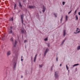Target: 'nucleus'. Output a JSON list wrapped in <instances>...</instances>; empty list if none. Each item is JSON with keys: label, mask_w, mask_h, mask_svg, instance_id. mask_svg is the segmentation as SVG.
<instances>
[{"label": "nucleus", "mask_w": 80, "mask_h": 80, "mask_svg": "<svg viewBox=\"0 0 80 80\" xmlns=\"http://www.w3.org/2000/svg\"><path fill=\"white\" fill-rule=\"evenodd\" d=\"M60 66H62V64H60Z\"/></svg>", "instance_id": "nucleus-37"}, {"label": "nucleus", "mask_w": 80, "mask_h": 80, "mask_svg": "<svg viewBox=\"0 0 80 80\" xmlns=\"http://www.w3.org/2000/svg\"><path fill=\"white\" fill-rule=\"evenodd\" d=\"M78 65H79V64H76L73 65V67H75V66H77Z\"/></svg>", "instance_id": "nucleus-8"}, {"label": "nucleus", "mask_w": 80, "mask_h": 80, "mask_svg": "<svg viewBox=\"0 0 80 80\" xmlns=\"http://www.w3.org/2000/svg\"><path fill=\"white\" fill-rule=\"evenodd\" d=\"M62 18H63V17H62V18H61V20H62Z\"/></svg>", "instance_id": "nucleus-35"}, {"label": "nucleus", "mask_w": 80, "mask_h": 80, "mask_svg": "<svg viewBox=\"0 0 80 80\" xmlns=\"http://www.w3.org/2000/svg\"><path fill=\"white\" fill-rule=\"evenodd\" d=\"M40 12L41 13H42V12Z\"/></svg>", "instance_id": "nucleus-39"}, {"label": "nucleus", "mask_w": 80, "mask_h": 80, "mask_svg": "<svg viewBox=\"0 0 80 80\" xmlns=\"http://www.w3.org/2000/svg\"><path fill=\"white\" fill-rule=\"evenodd\" d=\"M66 67L67 70L68 69V66H67V65H66Z\"/></svg>", "instance_id": "nucleus-22"}, {"label": "nucleus", "mask_w": 80, "mask_h": 80, "mask_svg": "<svg viewBox=\"0 0 80 80\" xmlns=\"http://www.w3.org/2000/svg\"><path fill=\"white\" fill-rule=\"evenodd\" d=\"M78 14L79 15H80V12H78Z\"/></svg>", "instance_id": "nucleus-29"}, {"label": "nucleus", "mask_w": 80, "mask_h": 80, "mask_svg": "<svg viewBox=\"0 0 80 80\" xmlns=\"http://www.w3.org/2000/svg\"><path fill=\"white\" fill-rule=\"evenodd\" d=\"M42 66H43V64H41V65H39L40 67H42Z\"/></svg>", "instance_id": "nucleus-20"}, {"label": "nucleus", "mask_w": 80, "mask_h": 80, "mask_svg": "<svg viewBox=\"0 0 80 80\" xmlns=\"http://www.w3.org/2000/svg\"><path fill=\"white\" fill-rule=\"evenodd\" d=\"M65 31H66L65 30H64V31H63V35H64V36H65V34H66Z\"/></svg>", "instance_id": "nucleus-9"}, {"label": "nucleus", "mask_w": 80, "mask_h": 80, "mask_svg": "<svg viewBox=\"0 0 80 80\" xmlns=\"http://www.w3.org/2000/svg\"><path fill=\"white\" fill-rule=\"evenodd\" d=\"M65 2H62V5H65Z\"/></svg>", "instance_id": "nucleus-15"}, {"label": "nucleus", "mask_w": 80, "mask_h": 80, "mask_svg": "<svg viewBox=\"0 0 80 80\" xmlns=\"http://www.w3.org/2000/svg\"><path fill=\"white\" fill-rule=\"evenodd\" d=\"M63 42H64V41H63Z\"/></svg>", "instance_id": "nucleus-40"}, {"label": "nucleus", "mask_w": 80, "mask_h": 80, "mask_svg": "<svg viewBox=\"0 0 80 80\" xmlns=\"http://www.w3.org/2000/svg\"><path fill=\"white\" fill-rule=\"evenodd\" d=\"M71 12H72V10L68 12V14H70Z\"/></svg>", "instance_id": "nucleus-23"}, {"label": "nucleus", "mask_w": 80, "mask_h": 80, "mask_svg": "<svg viewBox=\"0 0 80 80\" xmlns=\"http://www.w3.org/2000/svg\"><path fill=\"white\" fill-rule=\"evenodd\" d=\"M37 54H36L35 56V57H37Z\"/></svg>", "instance_id": "nucleus-34"}, {"label": "nucleus", "mask_w": 80, "mask_h": 80, "mask_svg": "<svg viewBox=\"0 0 80 80\" xmlns=\"http://www.w3.org/2000/svg\"><path fill=\"white\" fill-rule=\"evenodd\" d=\"M11 28H12V27H11Z\"/></svg>", "instance_id": "nucleus-38"}, {"label": "nucleus", "mask_w": 80, "mask_h": 80, "mask_svg": "<svg viewBox=\"0 0 80 80\" xmlns=\"http://www.w3.org/2000/svg\"><path fill=\"white\" fill-rule=\"evenodd\" d=\"M21 17L22 23V24H23V15H21Z\"/></svg>", "instance_id": "nucleus-2"}, {"label": "nucleus", "mask_w": 80, "mask_h": 80, "mask_svg": "<svg viewBox=\"0 0 80 80\" xmlns=\"http://www.w3.org/2000/svg\"><path fill=\"white\" fill-rule=\"evenodd\" d=\"M11 41H13V39H11Z\"/></svg>", "instance_id": "nucleus-28"}, {"label": "nucleus", "mask_w": 80, "mask_h": 80, "mask_svg": "<svg viewBox=\"0 0 80 80\" xmlns=\"http://www.w3.org/2000/svg\"><path fill=\"white\" fill-rule=\"evenodd\" d=\"M77 12V10H76L75 12H74V13H75V14H74V15H75V14H76V12Z\"/></svg>", "instance_id": "nucleus-24"}, {"label": "nucleus", "mask_w": 80, "mask_h": 80, "mask_svg": "<svg viewBox=\"0 0 80 80\" xmlns=\"http://www.w3.org/2000/svg\"><path fill=\"white\" fill-rule=\"evenodd\" d=\"M55 76L56 78H58V72L56 71L55 72Z\"/></svg>", "instance_id": "nucleus-1"}, {"label": "nucleus", "mask_w": 80, "mask_h": 80, "mask_svg": "<svg viewBox=\"0 0 80 80\" xmlns=\"http://www.w3.org/2000/svg\"><path fill=\"white\" fill-rule=\"evenodd\" d=\"M36 58H37V57H35L34 60V62H35V61L36 60Z\"/></svg>", "instance_id": "nucleus-14"}, {"label": "nucleus", "mask_w": 80, "mask_h": 80, "mask_svg": "<svg viewBox=\"0 0 80 80\" xmlns=\"http://www.w3.org/2000/svg\"><path fill=\"white\" fill-rule=\"evenodd\" d=\"M54 15L55 17H57V14H54Z\"/></svg>", "instance_id": "nucleus-25"}, {"label": "nucleus", "mask_w": 80, "mask_h": 80, "mask_svg": "<svg viewBox=\"0 0 80 80\" xmlns=\"http://www.w3.org/2000/svg\"><path fill=\"white\" fill-rule=\"evenodd\" d=\"M45 10H46V8L45 7V6L44 5L43 6V10H42V12L43 13H44L45 11Z\"/></svg>", "instance_id": "nucleus-4"}, {"label": "nucleus", "mask_w": 80, "mask_h": 80, "mask_svg": "<svg viewBox=\"0 0 80 80\" xmlns=\"http://www.w3.org/2000/svg\"><path fill=\"white\" fill-rule=\"evenodd\" d=\"M19 6L20 7H22V5H21V4L20 3V2H19Z\"/></svg>", "instance_id": "nucleus-17"}, {"label": "nucleus", "mask_w": 80, "mask_h": 80, "mask_svg": "<svg viewBox=\"0 0 80 80\" xmlns=\"http://www.w3.org/2000/svg\"><path fill=\"white\" fill-rule=\"evenodd\" d=\"M49 50V49L48 48H47L46 49L45 52H44V55H46V53H47L48 52V51Z\"/></svg>", "instance_id": "nucleus-6"}, {"label": "nucleus", "mask_w": 80, "mask_h": 80, "mask_svg": "<svg viewBox=\"0 0 80 80\" xmlns=\"http://www.w3.org/2000/svg\"><path fill=\"white\" fill-rule=\"evenodd\" d=\"M45 41H47L48 40V38H46L45 39H44Z\"/></svg>", "instance_id": "nucleus-16"}, {"label": "nucleus", "mask_w": 80, "mask_h": 80, "mask_svg": "<svg viewBox=\"0 0 80 80\" xmlns=\"http://www.w3.org/2000/svg\"><path fill=\"white\" fill-rule=\"evenodd\" d=\"M15 45H17V41H15L14 42Z\"/></svg>", "instance_id": "nucleus-19"}, {"label": "nucleus", "mask_w": 80, "mask_h": 80, "mask_svg": "<svg viewBox=\"0 0 80 80\" xmlns=\"http://www.w3.org/2000/svg\"><path fill=\"white\" fill-rule=\"evenodd\" d=\"M23 59L22 58H21V61H23Z\"/></svg>", "instance_id": "nucleus-32"}, {"label": "nucleus", "mask_w": 80, "mask_h": 80, "mask_svg": "<svg viewBox=\"0 0 80 80\" xmlns=\"http://www.w3.org/2000/svg\"><path fill=\"white\" fill-rule=\"evenodd\" d=\"M21 32H22V33H23V32H24L23 30H22L21 31Z\"/></svg>", "instance_id": "nucleus-30"}, {"label": "nucleus", "mask_w": 80, "mask_h": 80, "mask_svg": "<svg viewBox=\"0 0 80 80\" xmlns=\"http://www.w3.org/2000/svg\"><path fill=\"white\" fill-rule=\"evenodd\" d=\"M56 60H57V61H58V58H56Z\"/></svg>", "instance_id": "nucleus-33"}, {"label": "nucleus", "mask_w": 80, "mask_h": 80, "mask_svg": "<svg viewBox=\"0 0 80 80\" xmlns=\"http://www.w3.org/2000/svg\"><path fill=\"white\" fill-rule=\"evenodd\" d=\"M48 47H49V46H50V44H48Z\"/></svg>", "instance_id": "nucleus-31"}, {"label": "nucleus", "mask_w": 80, "mask_h": 80, "mask_svg": "<svg viewBox=\"0 0 80 80\" xmlns=\"http://www.w3.org/2000/svg\"><path fill=\"white\" fill-rule=\"evenodd\" d=\"M10 21H13V18H11L10 19Z\"/></svg>", "instance_id": "nucleus-13"}, {"label": "nucleus", "mask_w": 80, "mask_h": 80, "mask_svg": "<svg viewBox=\"0 0 80 80\" xmlns=\"http://www.w3.org/2000/svg\"><path fill=\"white\" fill-rule=\"evenodd\" d=\"M29 8H35V6H29Z\"/></svg>", "instance_id": "nucleus-5"}, {"label": "nucleus", "mask_w": 80, "mask_h": 80, "mask_svg": "<svg viewBox=\"0 0 80 80\" xmlns=\"http://www.w3.org/2000/svg\"><path fill=\"white\" fill-rule=\"evenodd\" d=\"M12 35H14L15 34L13 32H12Z\"/></svg>", "instance_id": "nucleus-26"}, {"label": "nucleus", "mask_w": 80, "mask_h": 80, "mask_svg": "<svg viewBox=\"0 0 80 80\" xmlns=\"http://www.w3.org/2000/svg\"><path fill=\"white\" fill-rule=\"evenodd\" d=\"M16 7H17V5H16V4H15L14 5V8L15 9V8H16Z\"/></svg>", "instance_id": "nucleus-21"}, {"label": "nucleus", "mask_w": 80, "mask_h": 80, "mask_svg": "<svg viewBox=\"0 0 80 80\" xmlns=\"http://www.w3.org/2000/svg\"><path fill=\"white\" fill-rule=\"evenodd\" d=\"M12 33V30H10V31L9 32V34H11V33Z\"/></svg>", "instance_id": "nucleus-10"}, {"label": "nucleus", "mask_w": 80, "mask_h": 80, "mask_svg": "<svg viewBox=\"0 0 80 80\" xmlns=\"http://www.w3.org/2000/svg\"><path fill=\"white\" fill-rule=\"evenodd\" d=\"M22 57H23V56H22L21 57V58H22Z\"/></svg>", "instance_id": "nucleus-36"}, {"label": "nucleus", "mask_w": 80, "mask_h": 80, "mask_svg": "<svg viewBox=\"0 0 80 80\" xmlns=\"http://www.w3.org/2000/svg\"><path fill=\"white\" fill-rule=\"evenodd\" d=\"M27 42V41L26 40H24V43H25V42Z\"/></svg>", "instance_id": "nucleus-27"}, {"label": "nucleus", "mask_w": 80, "mask_h": 80, "mask_svg": "<svg viewBox=\"0 0 80 80\" xmlns=\"http://www.w3.org/2000/svg\"><path fill=\"white\" fill-rule=\"evenodd\" d=\"M11 54V52L10 51H8L7 52V55L8 56H9V55H10Z\"/></svg>", "instance_id": "nucleus-7"}, {"label": "nucleus", "mask_w": 80, "mask_h": 80, "mask_svg": "<svg viewBox=\"0 0 80 80\" xmlns=\"http://www.w3.org/2000/svg\"><path fill=\"white\" fill-rule=\"evenodd\" d=\"M80 49V46H78L77 48V50H78Z\"/></svg>", "instance_id": "nucleus-12"}, {"label": "nucleus", "mask_w": 80, "mask_h": 80, "mask_svg": "<svg viewBox=\"0 0 80 80\" xmlns=\"http://www.w3.org/2000/svg\"><path fill=\"white\" fill-rule=\"evenodd\" d=\"M76 20H78V16H77V15L76 16Z\"/></svg>", "instance_id": "nucleus-18"}, {"label": "nucleus", "mask_w": 80, "mask_h": 80, "mask_svg": "<svg viewBox=\"0 0 80 80\" xmlns=\"http://www.w3.org/2000/svg\"><path fill=\"white\" fill-rule=\"evenodd\" d=\"M68 20V16L67 15L66 16V21H67Z\"/></svg>", "instance_id": "nucleus-11"}, {"label": "nucleus", "mask_w": 80, "mask_h": 80, "mask_svg": "<svg viewBox=\"0 0 80 80\" xmlns=\"http://www.w3.org/2000/svg\"><path fill=\"white\" fill-rule=\"evenodd\" d=\"M76 32H74V33H80V29H78V28H77V29L76 30Z\"/></svg>", "instance_id": "nucleus-3"}]
</instances>
